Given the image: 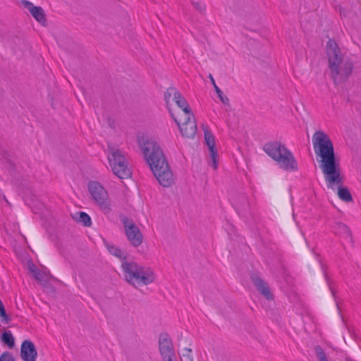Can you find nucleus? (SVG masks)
<instances>
[{
    "mask_svg": "<svg viewBox=\"0 0 361 361\" xmlns=\"http://www.w3.org/2000/svg\"><path fill=\"white\" fill-rule=\"evenodd\" d=\"M121 267L126 280L135 287L149 285L154 281V272L148 267L135 262H123Z\"/></svg>",
    "mask_w": 361,
    "mask_h": 361,
    "instance_id": "39448f33",
    "label": "nucleus"
},
{
    "mask_svg": "<svg viewBox=\"0 0 361 361\" xmlns=\"http://www.w3.org/2000/svg\"><path fill=\"white\" fill-rule=\"evenodd\" d=\"M1 341L7 345L9 348L15 345V338L10 331H6L1 335Z\"/></svg>",
    "mask_w": 361,
    "mask_h": 361,
    "instance_id": "aec40b11",
    "label": "nucleus"
},
{
    "mask_svg": "<svg viewBox=\"0 0 361 361\" xmlns=\"http://www.w3.org/2000/svg\"><path fill=\"white\" fill-rule=\"evenodd\" d=\"M204 140L210 152V156L212 159V167L216 169L218 166V152L215 146V137L207 127L204 128Z\"/></svg>",
    "mask_w": 361,
    "mask_h": 361,
    "instance_id": "9b49d317",
    "label": "nucleus"
},
{
    "mask_svg": "<svg viewBox=\"0 0 361 361\" xmlns=\"http://www.w3.org/2000/svg\"><path fill=\"white\" fill-rule=\"evenodd\" d=\"M173 99L177 106L180 107L188 115V116H192V117L194 118V115L187 100L184 98L180 92L176 93V97L173 98Z\"/></svg>",
    "mask_w": 361,
    "mask_h": 361,
    "instance_id": "dca6fc26",
    "label": "nucleus"
},
{
    "mask_svg": "<svg viewBox=\"0 0 361 361\" xmlns=\"http://www.w3.org/2000/svg\"><path fill=\"white\" fill-rule=\"evenodd\" d=\"M169 111L171 116L173 118L174 121L179 126V129L182 135L188 138L194 137L197 131V126L195 121H190V117H192V116H188L187 121H185L180 126L179 122L176 118H174L173 114L171 113L170 109Z\"/></svg>",
    "mask_w": 361,
    "mask_h": 361,
    "instance_id": "4468645a",
    "label": "nucleus"
},
{
    "mask_svg": "<svg viewBox=\"0 0 361 361\" xmlns=\"http://www.w3.org/2000/svg\"><path fill=\"white\" fill-rule=\"evenodd\" d=\"M159 351L164 361H173L175 353L171 339L167 333H161L159 340Z\"/></svg>",
    "mask_w": 361,
    "mask_h": 361,
    "instance_id": "1a4fd4ad",
    "label": "nucleus"
},
{
    "mask_svg": "<svg viewBox=\"0 0 361 361\" xmlns=\"http://www.w3.org/2000/svg\"><path fill=\"white\" fill-rule=\"evenodd\" d=\"M209 78L210 79L211 82L213 85V87L214 88V90H215L216 93L217 94L218 97L221 101V102L225 105H228L229 104L228 98L226 95L224 94V93L221 90V89L216 85L215 80L212 74L209 75Z\"/></svg>",
    "mask_w": 361,
    "mask_h": 361,
    "instance_id": "6ab92c4d",
    "label": "nucleus"
},
{
    "mask_svg": "<svg viewBox=\"0 0 361 361\" xmlns=\"http://www.w3.org/2000/svg\"><path fill=\"white\" fill-rule=\"evenodd\" d=\"M180 359L182 361H193L192 350L189 348H183V353L180 355Z\"/></svg>",
    "mask_w": 361,
    "mask_h": 361,
    "instance_id": "5701e85b",
    "label": "nucleus"
},
{
    "mask_svg": "<svg viewBox=\"0 0 361 361\" xmlns=\"http://www.w3.org/2000/svg\"><path fill=\"white\" fill-rule=\"evenodd\" d=\"M312 144L317 157H319V168L324 175L329 188L338 186V196L346 202L353 201V197L346 187H343L340 162L334 152L332 141L323 131H316L312 135Z\"/></svg>",
    "mask_w": 361,
    "mask_h": 361,
    "instance_id": "f257e3e1",
    "label": "nucleus"
},
{
    "mask_svg": "<svg viewBox=\"0 0 361 361\" xmlns=\"http://www.w3.org/2000/svg\"><path fill=\"white\" fill-rule=\"evenodd\" d=\"M0 317L2 322L8 324L11 322V318L7 314L5 307L0 310Z\"/></svg>",
    "mask_w": 361,
    "mask_h": 361,
    "instance_id": "393cba45",
    "label": "nucleus"
},
{
    "mask_svg": "<svg viewBox=\"0 0 361 361\" xmlns=\"http://www.w3.org/2000/svg\"><path fill=\"white\" fill-rule=\"evenodd\" d=\"M109 162L113 173L121 179L130 177L132 172L125 156L118 149L109 147Z\"/></svg>",
    "mask_w": 361,
    "mask_h": 361,
    "instance_id": "423d86ee",
    "label": "nucleus"
},
{
    "mask_svg": "<svg viewBox=\"0 0 361 361\" xmlns=\"http://www.w3.org/2000/svg\"><path fill=\"white\" fill-rule=\"evenodd\" d=\"M74 219L77 222L81 223L84 226L86 227H89L92 224L90 216L84 212L75 213Z\"/></svg>",
    "mask_w": 361,
    "mask_h": 361,
    "instance_id": "a211bd4d",
    "label": "nucleus"
},
{
    "mask_svg": "<svg viewBox=\"0 0 361 361\" xmlns=\"http://www.w3.org/2000/svg\"><path fill=\"white\" fill-rule=\"evenodd\" d=\"M21 4L27 9L33 18L42 25H45L47 23L46 15L43 8L40 6H35L28 0H22Z\"/></svg>",
    "mask_w": 361,
    "mask_h": 361,
    "instance_id": "ddd939ff",
    "label": "nucleus"
},
{
    "mask_svg": "<svg viewBox=\"0 0 361 361\" xmlns=\"http://www.w3.org/2000/svg\"><path fill=\"white\" fill-rule=\"evenodd\" d=\"M46 274L45 272L41 271V270H38L35 274H34V277L35 279L40 282V283H42L45 279H44V277L45 276Z\"/></svg>",
    "mask_w": 361,
    "mask_h": 361,
    "instance_id": "cd10ccee",
    "label": "nucleus"
},
{
    "mask_svg": "<svg viewBox=\"0 0 361 361\" xmlns=\"http://www.w3.org/2000/svg\"><path fill=\"white\" fill-rule=\"evenodd\" d=\"M191 3L193 4L195 8L200 13L205 10L204 5L200 0H192Z\"/></svg>",
    "mask_w": 361,
    "mask_h": 361,
    "instance_id": "a878e982",
    "label": "nucleus"
},
{
    "mask_svg": "<svg viewBox=\"0 0 361 361\" xmlns=\"http://www.w3.org/2000/svg\"><path fill=\"white\" fill-rule=\"evenodd\" d=\"M119 219L123 225L125 234L130 245L134 247L140 245L143 241V236L133 220L124 214H120Z\"/></svg>",
    "mask_w": 361,
    "mask_h": 361,
    "instance_id": "6e6552de",
    "label": "nucleus"
},
{
    "mask_svg": "<svg viewBox=\"0 0 361 361\" xmlns=\"http://www.w3.org/2000/svg\"><path fill=\"white\" fill-rule=\"evenodd\" d=\"M314 350L319 361H328L325 352L320 345H316Z\"/></svg>",
    "mask_w": 361,
    "mask_h": 361,
    "instance_id": "b1692460",
    "label": "nucleus"
},
{
    "mask_svg": "<svg viewBox=\"0 0 361 361\" xmlns=\"http://www.w3.org/2000/svg\"><path fill=\"white\" fill-rule=\"evenodd\" d=\"M331 228L333 232L336 235H342L345 238H352V233L349 227L342 222H334L331 226Z\"/></svg>",
    "mask_w": 361,
    "mask_h": 361,
    "instance_id": "2eb2a0df",
    "label": "nucleus"
},
{
    "mask_svg": "<svg viewBox=\"0 0 361 361\" xmlns=\"http://www.w3.org/2000/svg\"><path fill=\"white\" fill-rule=\"evenodd\" d=\"M177 92H179V91L173 87H170L166 89V92H164V100L167 105L169 103L171 96L173 95V98H175V97H176Z\"/></svg>",
    "mask_w": 361,
    "mask_h": 361,
    "instance_id": "4be33fe9",
    "label": "nucleus"
},
{
    "mask_svg": "<svg viewBox=\"0 0 361 361\" xmlns=\"http://www.w3.org/2000/svg\"><path fill=\"white\" fill-rule=\"evenodd\" d=\"M41 285L45 288L47 289V291L50 292V293H55L56 291V289L55 288L52 286V284L51 283H49L47 280H44L42 283Z\"/></svg>",
    "mask_w": 361,
    "mask_h": 361,
    "instance_id": "bb28decb",
    "label": "nucleus"
},
{
    "mask_svg": "<svg viewBox=\"0 0 361 361\" xmlns=\"http://www.w3.org/2000/svg\"><path fill=\"white\" fill-rule=\"evenodd\" d=\"M4 304H3L2 301H1V300L0 299V310H1V309H2V308H4Z\"/></svg>",
    "mask_w": 361,
    "mask_h": 361,
    "instance_id": "7c9ffc66",
    "label": "nucleus"
},
{
    "mask_svg": "<svg viewBox=\"0 0 361 361\" xmlns=\"http://www.w3.org/2000/svg\"><path fill=\"white\" fill-rule=\"evenodd\" d=\"M326 54L331 78L336 85L345 82L351 75L354 64L350 59L343 60L340 48L335 40L326 43Z\"/></svg>",
    "mask_w": 361,
    "mask_h": 361,
    "instance_id": "7ed1b4c3",
    "label": "nucleus"
},
{
    "mask_svg": "<svg viewBox=\"0 0 361 361\" xmlns=\"http://www.w3.org/2000/svg\"><path fill=\"white\" fill-rule=\"evenodd\" d=\"M28 269L29 271L33 274V275L39 270L33 263L28 264Z\"/></svg>",
    "mask_w": 361,
    "mask_h": 361,
    "instance_id": "c756f323",
    "label": "nucleus"
},
{
    "mask_svg": "<svg viewBox=\"0 0 361 361\" xmlns=\"http://www.w3.org/2000/svg\"><path fill=\"white\" fill-rule=\"evenodd\" d=\"M142 150L157 181L164 187H170L173 183V174L159 145L152 140H147Z\"/></svg>",
    "mask_w": 361,
    "mask_h": 361,
    "instance_id": "f03ea898",
    "label": "nucleus"
},
{
    "mask_svg": "<svg viewBox=\"0 0 361 361\" xmlns=\"http://www.w3.org/2000/svg\"><path fill=\"white\" fill-rule=\"evenodd\" d=\"M106 247L107 248L108 251L114 256L118 257L121 260L125 262L124 260L126 259V256L123 255V252L121 250L114 245V244L105 242Z\"/></svg>",
    "mask_w": 361,
    "mask_h": 361,
    "instance_id": "f3484780",
    "label": "nucleus"
},
{
    "mask_svg": "<svg viewBox=\"0 0 361 361\" xmlns=\"http://www.w3.org/2000/svg\"><path fill=\"white\" fill-rule=\"evenodd\" d=\"M320 264H321V269L323 272V274H324L325 281L328 285L329 289L330 290L332 296L334 297V300H336V291L334 288L332 281H331L329 276H328L326 267L324 264H322L321 262H320Z\"/></svg>",
    "mask_w": 361,
    "mask_h": 361,
    "instance_id": "412c9836",
    "label": "nucleus"
},
{
    "mask_svg": "<svg viewBox=\"0 0 361 361\" xmlns=\"http://www.w3.org/2000/svg\"><path fill=\"white\" fill-rule=\"evenodd\" d=\"M250 279L261 295L268 300H273L274 295L266 281H264L258 274L254 273L251 274Z\"/></svg>",
    "mask_w": 361,
    "mask_h": 361,
    "instance_id": "9d476101",
    "label": "nucleus"
},
{
    "mask_svg": "<svg viewBox=\"0 0 361 361\" xmlns=\"http://www.w3.org/2000/svg\"><path fill=\"white\" fill-rule=\"evenodd\" d=\"M88 190L99 209L105 214H110L112 211L109 194L105 188L97 181H90Z\"/></svg>",
    "mask_w": 361,
    "mask_h": 361,
    "instance_id": "0eeeda50",
    "label": "nucleus"
},
{
    "mask_svg": "<svg viewBox=\"0 0 361 361\" xmlns=\"http://www.w3.org/2000/svg\"><path fill=\"white\" fill-rule=\"evenodd\" d=\"M20 357L23 361H36L37 352L35 344L30 340H25L20 347Z\"/></svg>",
    "mask_w": 361,
    "mask_h": 361,
    "instance_id": "f8f14e48",
    "label": "nucleus"
},
{
    "mask_svg": "<svg viewBox=\"0 0 361 361\" xmlns=\"http://www.w3.org/2000/svg\"><path fill=\"white\" fill-rule=\"evenodd\" d=\"M264 152L276 161L281 169L287 171H297L298 163L293 153L281 142L273 141L264 144Z\"/></svg>",
    "mask_w": 361,
    "mask_h": 361,
    "instance_id": "20e7f679",
    "label": "nucleus"
},
{
    "mask_svg": "<svg viewBox=\"0 0 361 361\" xmlns=\"http://www.w3.org/2000/svg\"><path fill=\"white\" fill-rule=\"evenodd\" d=\"M0 361H16V360L10 353L5 352L1 355Z\"/></svg>",
    "mask_w": 361,
    "mask_h": 361,
    "instance_id": "c85d7f7f",
    "label": "nucleus"
}]
</instances>
